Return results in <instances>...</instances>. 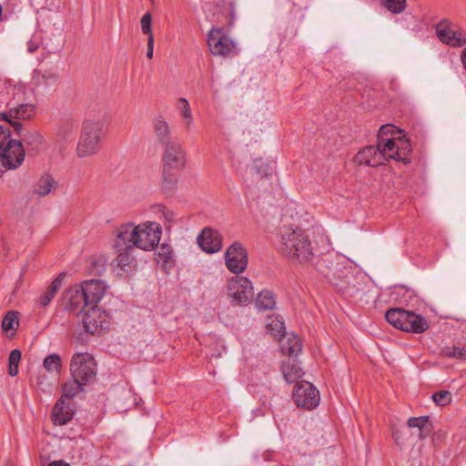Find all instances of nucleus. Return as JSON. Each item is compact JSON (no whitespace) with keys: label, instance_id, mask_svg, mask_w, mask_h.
Masks as SVG:
<instances>
[{"label":"nucleus","instance_id":"nucleus-1","mask_svg":"<svg viewBox=\"0 0 466 466\" xmlns=\"http://www.w3.org/2000/svg\"><path fill=\"white\" fill-rule=\"evenodd\" d=\"M116 237L133 248L142 250H153L159 243L162 228L157 222L147 221L138 225L127 223L116 229Z\"/></svg>","mask_w":466,"mask_h":466},{"label":"nucleus","instance_id":"nucleus-2","mask_svg":"<svg viewBox=\"0 0 466 466\" xmlns=\"http://www.w3.org/2000/svg\"><path fill=\"white\" fill-rule=\"evenodd\" d=\"M280 250L288 258L304 263L312 259L313 247L308 234L301 228L284 227L280 230Z\"/></svg>","mask_w":466,"mask_h":466},{"label":"nucleus","instance_id":"nucleus-3","mask_svg":"<svg viewBox=\"0 0 466 466\" xmlns=\"http://www.w3.org/2000/svg\"><path fill=\"white\" fill-rule=\"evenodd\" d=\"M104 136L105 123L103 120H86L76 144V157L86 158L96 155L101 148Z\"/></svg>","mask_w":466,"mask_h":466},{"label":"nucleus","instance_id":"nucleus-4","mask_svg":"<svg viewBox=\"0 0 466 466\" xmlns=\"http://www.w3.org/2000/svg\"><path fill=\"white\" fill-rule=\"evenodd\" d=\"M385 318L390 325L406 332L422 333L429 329V323L422 316L400 308L389 309Z\"/></svg>","mask_w":466,"mask_h":466},{"label":"nucleus","instance_id":"nucleus-5","mask_svg":"<svg viewBox=\"0 0 466 466\" xmlns=\"http://www.w3.org/2000/svg\"><path fill=\"white\" fill-rule=\"evenodd\" d=\"M0 161L8 169L16 168L25 157L21 142L10 138V130L4 126H0Z\"/></svg>","mask_w":466,"mask_h":466},{"label":"nucleus","instance_id":"nucleus-6","mask_svg":"<svg viewBox=\"0 0 466 466\" xmlns=\"http://www.w3.org/2000/svg\"><path fill=\"white\" fill-rule=\"evenodd\" d=\"M381 154L383 155V164L388 159H394L403 163L409 162V154L411 147L408 139L398 136L380 140L378 142Z\"/></svg>","mask_w":466,"mask_h":466},{"label":"nucleus","instance_id":"nucleus-7","mask_svg":"<svg viewBox=\"0 0 466 466\" xmlns=\"http://www.w3.org/2000/svg\"><path fill=\"white\" fill-rule=\"evenodd\" d=\"M72 378L79 380L82 383H90L96 375L95 359L89 353H76L72 357L70 363Z\"/></svg>","mask_w":466,"mask_h":466},{"label":"nucleus","instance_id":"nucleus-8","mask_svg":"<svg viewBox=\"0 0 466 466\" xmlns=\"http://www.w3.org/2000/svg\"><path fill=\"white\" fill-rule=\"evenodd\" d=\"M436 34L443 44L452 47H461L466 45V32L454 25L450 20L442 19L436 25Z\"/></svg>","mask_w":466,"mask_h":466},{"label":"nucleus","instance_id":"nucleus-9","mask_svg":"<svg viewBox=\"0 0 466 466\" xmlns=\"http://www.w3.org/2000/svg\"><path fill=\"white\" fill-rule=\"evenodd\" d=\"M208 46L214 56H231L236 52L235 43L225 35L223 29L212 28L208 35Z\"/></svg>","mask_w":466,"mask_h":466},{"label":"nucleus","instance_id":"nucleus-10","mask_svg":"<svg viewBox=\"0 0 466 466\" xmlns=\"http://www.w3.org/2000/svg\"><path fill=\"white\" fill-rule=\"evenodd\" d=\"M83 324L87 332L101 335L109 329V317L99 307L89 306L84 315Z\"/></svg>","mask_w":466,"mask_h":466},{"label":"nucleus","instance_id":"nucleus-11","mask_svg":"<svg viewBox=\"0 0 466 466\" xmlns=\"http://www.w3.org/2000/svg\"><path fill=\"white\" fill-rule=\"evenodd\" d=\"M293 399L298 407L312 410L319 403V393L311 383L306 380L298 381L293 391Z\"/></svg>","mask_w":466,"mask_h":466},{"label":"nucleus","instance_id":"nucleus-12","mask_svg":"<svg viewBox=\"0 0 466 466\" xmlns=\"http://www.w3.org/2000/svg\"><path fill=\"white\" fill-rule=\"evenodd\" d=\"M225 261L230 272L242 273L248 266V252L244 246L238 241L233 242L225 253Z\"/></svg>","mask_w":466,"mask_h":466},{"label":"nucleus","instance_id":"nucleus-13","mask_svg":"<svg viewBox=\"0 0 466 466\" xmlns=\"http://www.w3.org/2000/svg\"><path fill=\"white\" fill-rule=\"evenodd\" d=\"M228 295L233 302L244 304L249 301L254 295L251 281L245 277H234L228 280Z\"/></svg>","mask_w":466,"mask_h":466},{"label":"nucleus","instance_id":"nucleus-14","mask_svg":"<svg viewBox=\"0 0 466 466\" xmlns=\"http://www.w3.org/2000/svg\"><path fill=\"white\" fill-rule=\"evenodd\" d=\"M114 248L116 254L115 261L117 267L125 273L132 271L137 266L134 255L135 248L128 245L125 240L123 243L120 237L116 236Z\"/></svg>","mask_w":466,"mask_h":466},{"label":"nucleus","instance_id":"nucleus-15","mask_svg":"<svg viewBox=\"0 0 466 466\" xmlns=\"http://www.w3.org/2000/svg\"><path fill=\"white\" fill-rule=\"evenodd\" d=\"M163 147V166L167 167V168H175L181 171L185 167L187 161L186 151L182 145L176 140Z\"/></svg>","mask_w":466,"mask_h":466},{"label":"nucleus","instance_id":"nucleus-16","mask_svg":"<svg viewBox=\"0 0 466 466\" xmlns=\"http://www.w3.org/2000/svg\"><path fill=\"white\" fill-rule=\"evenodd\" d=\"M63 303L68 311L76 315H78L83 312L86 307H89L85 297V292L80 285L72 286L64 292Z\"/></svg>","mask_w":466,"mask_h":466},{"label":"nucleus","instance_id":"nucleus-17","mask_svg":"<svg viewBox=\"0 0 466 466\" xmlns=\"http://www.w3.org/2000/svg\"><path fill=\"white\" fill-rule=\"evenodd\" d=\"M198 244L203 251L216 253L222 248V238L218 230L205 228L198 237Z\"/></svg>","mask_w":466,"mask_h":466},{"label":"nucleus","instance_id":"nucleus-18","mask_svg":"<svg viewBox=\"0 0 466 466\" xmlns=\"http://www.w3.org/2000/svg\"><path fill=\"white\" fill-rule=\"evenodd\" d=\"M52 155L50 144L39 130L31 132V158L49 159Z\"/></svg>","mask_w":466,"mask_h":466},{"label":"nucleus","instance_id":"nucleus-19","mask_svg":"<svg viewBox=\"0 0 466 466\" xmlns=\"http://www.w3.org/2000/svg\"><path fill=\"white\" fill-rule=\"evenodd\" d=\"M80 287L85 292L89 306H97L96 304L102 299L106 290V283L99 279L86 280Z\"/></svg>","mask_w":466,"mask_h":466},{"label":"nucleus","instance_id":"nucleus-20","mask_svg":"<svg viewBox=\"0 0 466 466\" xmlns=\"http://www.w3.org/2000/svg\"><path fill=\"white\" fill-rule=\"evenodd\" d=\"M354 161L358 165H365L369 167H379L383 165V155L380 152L379 144L360 149L355 156Z\"/></svg>","mask_w":466,"mask_h":466},{"label":"nucleus","instance_id":"nucleus-21","mask_svg":"<svg viewBox=\"0 0 466 466\" xmlns=\"http://www.w3.org/2000/svg\"><path fill=\"white\" fill-rule=\"evenodd\" d=\"M152 128L156 140L162 147L175 141L171 138L170 126L162 116H157L153 119Z\"/></svg>","mask_w":466,"mask_h":466},{"label":"nucleus","instance_id":"nucleus-22","mask_svg":"<svg viewBox=\"0 0 466 466\" xmlns=\"http://www.w3.org/2000/svg\"><path fill=\"white\" fill-rule=\"evenodd\" d=\"M73 415L69 402L62 397L53 408L52 420L56 425H65L72 420Z\"/></svg>","mask_w":466,"mask_h":466},{"label":"nucleus","instance_id":"nucleus-23","mask_svg":"<svg viewBox=\"0 0 466 466\" xmlns=\"http://www.w3.org/2000/svg\"><path fill=\"white\" fill-rule=\"evenodd\" d=\"M57 187L58 182L54 177L49 173H44L35 183L33 193L39 197H45L55 192Z\"/></svg>","mask_w":466,"mask_h":466},{"label":"nucleus","instance_id":"nucleus-24","mask_svg":"<svg viewBox=\"0 0 466 466\" xmlns=\"http://www.w3.org/2000/svg\"><path fill=\"white\" fill-rule=\"evenodd\" d=\"M65 276V273L59 274V276L47 287L45 292L36 299V306L46 307L51 302L61 288Z\"/></svg>","mask_w":466,"mask_h":466},{"label":"nucleus","instance_id":"nucleus-25","mask_svg":"<svg viewBox=\"0 0 466 466\" xmlns=\"http://www.w3.org/2000/svg\"><path fill=\"white\" fill-rule=\"evenodd\" d=\"M407 425L409 428L418 429V436L420 440L427 438L433 429L429 416L411 417L408 420Z\"/></svg>","mask_w":466,"mask_h":466},{"label":"nucleus","instance_id":"nucleus-26","mask_svg":"<svg viewBox=\"0 0 466 466\" xmlns=\"http://www.w3.org/2000/svg\"><path fill=\"white\" fill-rule=\"evenodd\" d=\"M280 349L284 354L289 356H297L302 349L300 339L294 334L283 336L279 339Z\"/></svg>","mask_w":466,"mask_h":466},{"label":"nucleus","instance_id":"nucleus-27","mask_svg":"<svg viewBox=\"0 0 466 466\" xmlns=\"http://www.w3.org/2000/svg\"><path fill=\"white\" fill-rule=\"evenodd\" d=\"M18 326V312L14 310L8 311L2 320V329L8 338H13Z\"/></svg>","mask_w":466,"mask_h":466},{"label":"nucleus","instance_id":"nucleus-28","mask_svg":"<svg viewBox=\"0 0 466 466\" xmlns=\"http://www.w3.org/2000/svg\"><path fill=\"white\" fill-rule=\"evenodd\" d=\"M267 331L274 338L280 339L284 336V322L279 316H268L266 320Z\"/></svg>","mask_w":466,"mask_h":466},{"label":"nucleus","instance_id":"nucleus-29","mask_svg":"<svg viewBox=\"0 0 466 466\" xmlns=\"http://www.w3.org/2000/svg\"><path fill=\"white\" fill-rule=\"evenodd\" d=\"M180 170L175 168H167L164 167L162 168V182L161 187L165 190H173L177 184V176Z\"/></svg>","mask_w":466,"mask_h":466},{"label":"nucleus","instance_id":"nucleus-30","mask_svg":"<svg viewBox=\"0 0 466 466\" xmlns=\"http://www.w3.org/2000/svg\"><path fill=\"white\" fill-rule=\"evenodd\" d=\"M281 370L286 381L289 383L297 382L303 375L301 368L295 363H283Z\"/></svg>","mask_w":466,"mask_h":466},{"label":"nucleus","instance_id":"nucleus-31","mask_svg":"<svg viewBox=\"0 0 466 466\" xmlns=\"http://www.w3.org/2000/svg\"><path fill=\"white\" fill-rule=\"evenodd\" d=\"M276 305V297L269 290H263L258 293L256 299V306L260 309H272Z\"/></svg>","mask_w":466,"mask_h":466},{"label":"nucleus","instance_id":"nucleus-32","mask_svg":"<svg viewBox=\"0 0 466 466\" xmlns=\"http://www.w3.org/2000/svg\"><path fill=\"white\" fill-rule=\"evenodd\" d=\"M177 106L182 117L185 119L186 129L189 130L193 125V116L189 103L186 98L181 97L178 99Z\"/></svg>","mask_w":466,"mask_h":466},{"label":"nucleus","instance_id":"nucleus-33","mask_svg":"<svg viewBox=\"0 0 466 466\" xmlns=\"http://www.w3.org/2000/svg\"><path fill=\"white\" fill-rule=\"evenodd\" d=\"M76 129V125L73 121H66L61 123L56 131L57 137L61 140L66 141L72 138L75 131Z\"/></svg>","mask_w":466,"mask_h":466},{"label":"nucleus","instance_id":"nucleus-34","mask_svg":"<svg viewBox=\"0 0 466 466\" xmlns=\"http://www.w3.org/2000/svg\"><path fill=\"white\" fill-rule=\"evenodd\" d=\"M86 383H82L79 380L73 378V380L65 383L63 388V398L70 399L75 397L82 390V388Z\"/></svg>","mask_w":466,"mask_h":466},{"label":"nucleus","instance_id":"nucleus-35","mask_svg":"<svg viewBox=\"0 0 466 466\" xmlns=\"http://www.w3.org/2000/svg\"><path fill=\"white\" fill-rule=\"evenodd\" d=\"M382 6L392 14L398 15L406 8V0H380Z\"/></svg>","mask_w":466,"mask_h":466},{"label":"nucleus","instance_id":"nucleus-36","mask_svg":"<svg viewBox=\"0 0 466 466\" xmlns=\"http://www.w3.org/2000/svg\"><path fill=\"white\" fill-rule=\"evenodd\" d=\"M21 360V351L19 350H13L9 355V367L8 373L14 377L18 373V364Z\"/></svg>","mask_w":466,"mask_h":466},{"label":"nucleus","instance_id":"nucleus-37","mask_svg":"<svg viewBox=\"0 0 466 466\" xmlns=\"http://www.w3.org/2000/svg\"><path fill=\"white\" fill-rule=\"evenodd\" d=\"M400 133V130L397 129L395 126L390 124L383 125L378 132V142L385 138L396 137L395 136Z\"/></svg>","mask_w":466,"mask_h":466},{"label":"nucleus","instance_id":"nucleus-38","mask_svg":"<svg viewBox=\"0 0 466 466\" xmlns=\"http://www.w3.org/2000/svg\"><path fill=\"white\" fill-rule=\"evenodd\" d=\"M432 400L438 406H447L451 402L452 396L451 393L448 390H440L435 392L431 396Z\"/></svg>","mask_w":466,"mask_h":466},{"label":"nucleus","instance_id":"nucleus-39","mask_svg":"<svg viewBox=\"0 0 466 466\" xmlns=\"http://www.w3.org/2000/svg\"><path fill=\"white\" fill-rule=\"evenodd\" d=\"M56 76L52 73L41 74L39 70H35L33 75V82L35 85L40 86L42 84L48 85L56 80Z\"/></svg>","mask_w":466,"mask_h":466},{"label":"nucleus","instance_id":"nucleus-40","mask_svg":"<svg viewBox=\"0 0 466 466\" xmlns=\"http://www.w3.org/2000/svg\"><path fill=\"white\" fill-rule=\"evenodd\" d=\"M444 356L448 358H455L460 360H466V345L464 347L457 348V347H448L442 350Z\"/></svg>","mask_w":466,"mask_h":466},{"label":"nucleus","instance_id":"nucleus-41","mask_svg":"<svg viewBox=\"0 0 466 466\" xmlns=\"http://www.w3.org/2000/svg\"><path fill=\"white\" fill-rule=\"evenodd\" d=\"M61 360L57 354L47 356L44 360V367L48 370H57L60 368Z\"/></svg>","mask_w":466,"mask_h":466},{"label":"nucleus","instance_id":"nucleus-42","mask_svg":"<svg viewBox=\"0 0 466 466\" xmlns=\"http://www.w3.org/2000/svg\"><path fill=\"white\" fill-rule=\"evenodd\" d=\"M151 22H152V16L149 12L146 13L141 20V31L144 35H147V37H150V35H153L152 30H151Z\"/></svg>","mask_w":466,"mask_h":466},{"label":"nucleus","instance_id":"nucleus-43","mask_svg":"<svg viewBox=\"0 0 466 466\" xmlns=\"http://www.w3.org/2000/svg\"><path fill=\"white\" fill-rule=\"evenodd\" d=\"M153 50H154V35H150V37H147V57L148 59H152Z\"/></svg>","mask_w":466,"mask_h":466},{"label":"nucleus","instance_id":"nucleus-44","mask_svg":"<svg viewBox=\"0 0 466 466\" xmlns=\"http://www.w3.org/2000/svg\"><path fill=\"white\" fill-rule=\"evenodd\" d=\"M392 437L395 440V442L398 446H401L404 444V440L401 436V432L400 430H396L392 432Z\"/></svg>","mask_w":466,"mask_h":466},{"label":"nucleus","instance_id":"nucleus-45","mask_svg":"<svg viewBox=\"0 0 466 466\" xmlns=\"http://www.w3.org/2000/svg\"><path fill=\"white\" fill-rule=\"evenodd\" d=\"M26 106H21V108H16L14 111L11 110V116L15 118L24 117V112Z\"/></svg>","mask_w":466,"mask_h":466},{"label":"nucleus","instance_id":"nucleus-46","mask_svg":"<svg viewBox=\"0 0 466 466\" xmlns=\"http://www.w3.org/2000/svg\"><path fill=\"white\" fill-rule=\"evenodd\" d=\"M162 214L166 221L173 222L174 221V213L170 210L166 209L165 208H161Z\"/></svg>","mask_w":466,"mask_h":466},{"label":"nucleus","instance_id":"nucleus-47","mask_svg":"<svg viewBox=\"0 0 466 466\" xmlns=\"http://www.w3.org/2000/svg\"><path fill=\"white\" fill-rule=\"evenodd\" d=\"M444 438V434L441 431L435 432L432 436V441L434 444L441 442Z\"/></svg>","mask_w":466,"mask_h":466},{"label":"nucleus","instance_id":"nucleus-48","mask_svg":"<svg viewBox=\"0 0 466 466\" xmlns=\"http://www.w3.org/2000/svg\"><path fill=\"white\" fill-rule=\"evenodd\" d=\"M10 125L14 127L15 131H16L17 134L20 133L22 125L19 121H17V120L10 121Z\"/></svg>","mask_w":466,"mask_h":466},{"label":"nucleus","instance_id":"nucleus-49","mask_svg":"<svg viewBox=\"0 0 466 466\" xmlns=\"http://www.w3.org/2000/svg\"><path fill=\"white\" fill-rule=\"evenodd\" d=\"M461 60L463 66L466 69V47L461 52Z\"/></svg>","mask_w":466,"mask_h":466},{"label":"nucleus","instance_id":"nucleus-50","mask_svg":"<svg viewBox=\"0 0 466 466\" xmlns=\"http://www.w3.org/2000/svg\"><path fill=\"white\" fill-rule=\"evenodd\" d=\"M49 466H70V465L68 463L59 461L52 462Z\"/></svg>","mask_w":466,"mask_h":466},{"label":"nucleus","instance_id":"nucleus-51","mask_svg":"<svg viewBox=\"0 0 466 466\" xmlns=\"http://www.w3.org/2000/svg\"><path fill=\"white\" fill-rule=\"evenodd\" d=\"M35 48H36V46H34L31 44V47H30L31 52H33Z\"/></svg>","mask_w":466,"mask_h":466},{"label":"nucleus","instance_id":"nucleus-52","mask_svg":"<svg viewBox=\"0 0 466 466\" xmlns=\"http://www.w3.org/2000/svg\"><path fill=\"white\" fill-rule=\"evenodd\" d=\"M30 108H31V111H33V109L35 108V106H33V105L31 104Z\"/></svg>","mask_w":466,"mask_h":466}]
</instances>
